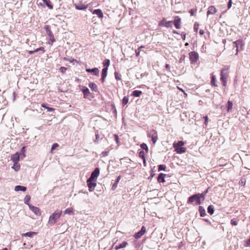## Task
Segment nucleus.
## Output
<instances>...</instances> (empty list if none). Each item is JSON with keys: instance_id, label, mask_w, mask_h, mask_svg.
<instances>
[{"instance_id": "obj_1", "label": "nucleus", "mask_w": 250, "mask_h": 250, "mask_svg": "<svg viewBox=\"0 0 250 250\" xmlns=\"http://www.w3.org/2000/svg\"><path fill=\"white\" fill-rule=\"evenodd\" d=\"M208 189H207L202 193H197L190 196L188 199V203H192L194 202V199H197V205H200L201 204L200 200L201 198L204 199L205 198V195L208 192Z\"/></svg>"}, {"instance_id": "obj_2", "label": "nucleus", "mask_w": 250, "mask_h": 250, "mask_svg": "<svg viewBox=\"0 0 250 250\" xmlns=\"http://www.w3.org/2000/svg\"><path fill=\"white\" fill-rule=\"evenodd\" d=\"M184 145V143L183 141H179L177 143L173 144V147L178 153L181 154L186 151L185 148L182 147Z\"/></svg>"}, {"instance_id": "obj_3", "label": "nucleus", "mask_w": 250, "mask_h": 250, "mask_svg": "<svg viewBox=\"0 0 250 250\" xmlns=\"http://www.w3.org/2000/svg\"><path fill=\"white\" fill-rule=\"evenodd\" d=\"M61 215V211H56L54 213H53L51 215H50L49 219V223L51 225H54L56 220L58 219Z\"/></svg>"}, {"instance_id": "obj_4", "label": "nucleus", "mask_w": 250, "mask_h": 250, "mask_svg": "<svg viewBox=\"0 0 250 250\" xmlns=\"http://www.w3.org/2000/svg\"><path fill=\"white\" fill-rule=\"evenodd\" d=\"M44 28L49 38V42H49V43L52 45L53 43L55 42V39L54 38V35L52 31L50 30L49 26H45Z\"/></svg>"}, {"instance_id": "obj_5", "label": "nucleus", "mask_w": 250, "mask_h": 250, "mask_svg": "<svg viewBox=\"0 0 250 250\" xmlns=\"http://www.w3.org/2000/svg\"><path fill=\"white\" fill-rule=\"evenodd\" d=\"M228 77V73L227 72V69L225 68L222 69L221 73V80L222 81L223 85L224 86H226Z\"/></svg>"}, {"instance_id": "obj_6", "label": "nucleus", "mask_w": 250, "mask_h": 250, "mask_svg": "<svg viewBox=\"0 0 250 250\" xmlns=\"http://www.w3.org/2000/svg\"><path fill=\"white\" fill-rule=\"evenodd\" d=\"M148 137L151 138L153 144H155L158 139L157 133L154 129L151 130L147 135Z\"/></svg>"}, {"instance_id": "obj_7", "label": "nucleus", "mask_w": 250, "mask_h": 250, "mask_svg": "<svg viewBox=\"0 0 250 250\" xmlns=\"http://www.w3.org/2000/svg\"><path fill=\"white\" fill-rule=\"evenodd\" d=\"M100 174L99 168L96 167L94 171L91 173L90 177L88 178L89 181H95Z\"/></svg>"}, {"instance_id": "obj_8", "label": "nucleus", "mask_w": 250, "mask_h": 250, "mask_svg": "<svg viewBox=\"0 0 250 250\" xmlns=\"http://www.w3.org/2000/svg\"><path fill=\"white\" fill-rule=\"evenodd\" d=\"M189 55L190 61L192 63L196 62L198 59V54L195 51L189 53Z\"/></svg>"}, {"instance_id": "obj_9", "label": "nucleus", "mask_w": 250, "mask_h": 250, "mask_svg": "<svg viewBox=\"0 0 250 250\" xmlns=\"http://www.w3.org/2000/svg\"><path fill=\"white\" fill-rule=\"evenodd\" d=\"M94 181H89V179L87 180V185L89 188V191L91 192L94 190L95 187L96 186V183L93 182Z\"/></svg>"}, {"instance_id": "obj_10", "label": "nucleus", "mask_w": 250, "mask_h": 250, "mask_svg": "<svg viewBox=\"0 0 250 250\" xmlns=\"http://www.w3.org/2000/svg\"><path fill=\"white\" fill-rule=\"evenodd\" d=\"M146 229L144 226H143L141 228V230L139 231L138 232L136 233L134 237L136 239H139L141 237V236L146 232Z\"/></svg>"}, {"instance_id": "obj_11", "label": "nucleus", "mask_w": 250, "mask_h": 250, "mask_svg": "<svg viewBox=\"0 0 250 250\" xmlns=\"http://www.w3.org/2000/svg\"><path fill=\"white\" fill-rule=\"evenodd\" d=\"M29 207L33 212L37 215L39 216L41 215V212L39 208L34 207L32 205H29Z\"/></svg>"}, {"instance_id": "obj_12", "label": "nucleus", "mask_w": 250, "mask_h": 250, "mask_svg": "<svg viewBox=\"0 0 250 250\" xmlns=\"http://www.w3.org/2000/svg\"><path fill=\"white\" fill-rule=\"evenodd\" d=\"M180 22H181V19L178 17L176 16L174 18V20L173 21L174 26L176 28L179 29L180 28Z\"/></svg>"}, {"instance_id": "obj_13", "label": "nucleus", "mask_w": 250, "mask_h": 250, "mask_svg": "<svg viewBox=\"0 0 250 250\" xmlns=\"http://www.w3.org/2000/svg\"><path fill=\"white\" fill-rule=\"evenodd\" d=\"M107 70L108 69L107 67H104L102 69L101 81L103 83L105 81V79L107 76Z\"/></svg>"}, {"instance_id": "obj_14", "label": "nucleus", "mask_w": 250, "mask_h": 250, "mask_svg": "<svg viewBox=\"0 0 250 250\" xmlns=\"http://www.w3.org/2000/svg\"><path fill=\"white\" fill-rule=\"evenodd\" d=\"M75 6L78 10H85L87 8V5L82 4L81 2L78 3H75Z\"/></svg>"}, {"instance_id": "obj_15", "label": "nucleus", "mask_w": 250, "mask_h": 250, "mask_svg": "<svg viewBox=\"0 0 250 250\" xmlns=\"http://www.w3.org/2000/svg\"><path fill=\"white\" fill-rule=\"evenodd\" d=\"M20 159V154L18 152L12 155L11 156V160L14 162V163H18Z\"/></svg>"}, {"instance_id": "obj_16", "label": "nucleus", "mask_w": 250, "mask_h": 250, "mask_svg": "<svg viewBox=\"0 0 250 250\" xmlns=\"http://www.w3.org/2000/svg\"><path fill=\"white\" fill-rule=\"evenodd\" d=\"M172 23V21H165V20H163L159 23V25H161V26L163 25L167 27H170L171 26Z\"/></svg>"}, {"instance_id": "obj_17", "label": "nucleus", "mask_w": 250, "mask_h": 250, "mask_svg": "<svg viewBox=\"0 0 250 250\" xmlns=\"http://www.w3.org/2000/svg\"><path fill=\"white\" fill-rule=\"evenodd\" d=\"M86 72L93 73L94 75L96 76L99 75V71L98 68H94L93 69L87 68L86 69Z\"/></svg>"}, {"instance_id": "obj_18", "label": "nucleus", "mask_w": 250, "mask_h": 250, "mask_svg": "<svg viewBox=\"0 0 250 250\" xmlns=\"http://www.w3.org/2000/svg\"><path fill=\"white\" fill-rule=\"evenodd\" d=\"M92 13H93V14H95V15H97V16L99 18H102L103 17V12H102V10L100 9H97L94 10L93 11Z\"/></svg>"}, {"instance_id": "obj_19", "label": "nucleus", "mask_w": 250, "mask_h": 250, "mask_svg": "<svg viewBox=\"0 0 250 250\" xmlns=\"http://www.w3.org/2000/svg\"><path fill=\"white\" fill-rule=\"evenodd\" d=\"M217 12V10L215 7L213 6H210L208 7V11L207 12V15L209 14H213Z\"/></svg>"}, {"instance_id": "obj_20", "label": "nucleus", "mask_w": 250, "mask_h": 250, "mask_svg": "<svg viewBox=\"0 0 250 250\" xmlns=\"http://www.w3.org/2000/svg\"><path fill=\"white\" fill-rule=\"evenodd\" d=\"M81 90L83 93L84 98H86L90 93L88 88L85 86H83Z\"/></svg>"}, {"instance_id": "obj_21", "label": "nucleus", "mask_w": 250, "mask_h": 250, "mask_svg": "<svg viewBox=\"0 0 250 250\" xmlns=\"http://www.w3.org/2000/svg\"><path fill=\"white\" fill-rule=\"evenodd\" d=\"M127 245H128V243L125 241H124L123 243L120 244L119 245L116 246L115 247V249L116 250H118L120 249L124 248L126 247V246H127Z\"/></svg>"}, {"instance_id": "obj_22", "label": "nucleus", "mask_w": 250, "mask_h": 250, "mask_svg": "<svg viewBox=\"0 0 250 250\" xmlns=\"http://www.w3.org/2000/svg\"><path fill=\"white\" fill-rule=\"evenodd\" d=\"M166 174L163 173H160L157 178L158 181L160 183H164L165 182V177Z\"/></svg>"}, {"instance_id": "obj_23", "label": "nucleus", "mask_w": 250, "mask_h": 250, "mask_svg": "<svg viewBox=\"0 0 250 250\" xmlns=\"http://www.w3.org/2000/svg\"><path fill=\"white\" fill-rule=\"evenodd\" d=\"M15 190L16 191H25L26 190V188L24 186L19 185V186H17L15 187Z\"/></svg>"}, {"instance_id": "obj_24", "label": "nucleus", "mask_w": 250, "mask_h": 250, "mask_svg": "<svg viewBox=\"0 0 250 250\" xmlns=\"http://www.w3.org/2000/svg\"><path fill=\"white\" fill-rule=\"evenodd\" d=\"M89 87L92 90L94 91H97V85L94 83H89Z\"/></svg>"}, {"instance_id": "obj_25", "label": "nucleus", "mask_w": 250, "mask_h": 250, "mask_svg": "<svg viewBox=\"0 0 250 250\" xmlns=\"http://www.w3.org/2000/svg\"><path fill=\"white\" fill-rule=\"evenodd\" d=\"M199 212H200V216L201 217H203V216H205V215H206V211H205V209H204V208L203 207L200 206L199 207Z\"/></svg>"}, {"instance_id": "obj_26", "label": "nucleus", "mask_w": 250, "mask_h": 250, "mask_svg": "<svg viewBox=\"0 0 250 250\" xmlns=\"http://www.w3.org/2000/svg\"><path fill=\"white\" fill-rule=\"evenodd\" d=\"M42 1L50 9H53V5L50 4L51 2L50 0H42Z\"/></svg>"}, {"instance_id": "obj_27", "label": "nucleus", "mask_w": 250, "mask_h": 250, "mask_svg": "<svg viewBox=\"0 0 250 250\" xmlns=\"http://www.w3.org/2000/svg\"><path fill=\"white\" fill-rule=\"evenodd\" d=\"M142 91L140 90H134L132 92V96L136 97H139L142 94Z\"/></svg>"}, {"instance_id": "obj_28", "label": "nucleus", "mask_w": 250, "mask_h": 250, "mask_svg": "<svg viewBox=\"0 0 250 250\" xmlns=\"http://www.w3.org/2000/svg\"><path fill=\"white\" fill-rule=\"evenodd\" d=\"M120 179H121V176H119L117 177V179L116 182L112 186V190H115L116 188L117 187L118 183H119Z\"/></svg>"}, {"instance_id": "obj_29", "label": "nucleus", "mask_w": 250, "mask_h": 250, "mask_svg": "<svg viewBox=\"0 0 250 250\" xmlns=\"http://www.w3.org/2000/svg\"><path fill=\"white\" fill-rule=\"evenodd\" d=\"M208 212L210 215H212L214 213V207L212 205H210L208 207Z\"/></svg>"}, {"instance_id": "obj_30", "label": "nucleus", "mask_w": 250, "mask_h": 250, "mask_svg": "<svg viewBox=\"0 0 250 250\" xmlns=\"http://www.w3.org/2000/svg\"><path fill=\"white\" fill-rule=\"evenodd\" d=\"M36 234L35 232H28L22 234V236H28L30 237H33L34 235Z\"/></svg>"}, {"instance_id": "obj_31", "label": "nucleus", "mask_w": 250, "mask_h": 250, "mask_svg": "<svg viewBox=\"0 0 250 250\" xmlns=\"http://www.w3.org/2000/svg\"><path fill=\"white\" fill-rule=\"evenodd\" d=\"M30 199H31V197H30V196L29 195H26L24 198V203L25 204H27L28 205V206L29 205H30L29 204V201L30 200Z\"/></svg>"}, {"instance_id": "obj_32", "label": "nucleus", "mask_w": 250, "mask_h": 250, "mask_svg": "<svg viewBox=\"0 0 250 250\" xmlns=\"http://www.w3.org/2000/svg\"><path fill=\"white\" fill-rule=\"evenodd\" d=\"M233 43L235 44V47H237V51L239 46L242 45V41L240 40H237L236 42H234Z\"/></svg>"}, {"instance_id": "obj_33", "label": "nucleus", "mask_w": 250, "mask_h": 250, "mask_svg": "<svg viewBox=\"0 0 250 250\" xmlns=\"http://www.w3.org/2000/svg\"><path fill=\"white\" fill-rule=\"evenodd\" d=\"M110 64V61L108 59H105L103 62V65L105 67H107L109 66Z\"/></svg>"}, {"instance_id": "obj_34", "label": "nucleus", "mask_w": 250, "mask_h": 250, "mask_svg": "<svg viewBox=\"0 0 250 250\" xmlns=\"http://www.w3.org/2000/svg\"><path fill=\"white\" fill-rule=\"evenodd\" d=\"M232 105H233L232 103L231 102H230V101H229L228 102V106H227L228 111H230L232 109Z\"/></svg>"}, {"instance_id": "obj_35", "label": "nucleus", "mask_w": 250, "mask_h": 250, "mask_svg": "<svg viewBox=\"0 0 250 250\" xmlns=\"http://www.w3.org/2000/svg\"><path fill=\"white\" fill-rule=\"evenodd\" d=\"M16 171H18L20 169V165L18 163H14L13 167H12Z\"/></svg>"}, {"instance_id": "obj_36", "label": "nucleus", "mask_w": 250, "mask_h": 250, "mask_svg": "<svg viewBox=\"0 0 250 250\" xmlns=\"http://www.w3.org/2000/svg\"><path fill=\"white\" fill-rule=\"evenodd\" d=\"M128 102V97L127 96H125L123 98V99L122 101L123 104L125 105Z\"/></svg>"}, {"instance_id": "obj_37", "label": "nucleus", "mask_w": 250, "mask_h": 250, "mask_svg": "<svg viewBox=\"0 0 250 250\" xmlns=\"http://www.w3.org/2000/svg\"><path fill=\"white\" fill-rule=\"evenodd\" d=\"M141 147L142 149L146 150V152H148V147H147L146 144L145 143H143L141 145Z\"/></svg>"}, {"instance_id": "obj_38", "label": "nucleus", "mask_w": 250, "mask_h": 250, "mask_svg": "<svg viewBox=\"0 0 250 250\" xmlns=\"http://www.w3.org/2000/svg\"><path fill=\"white\" fill-rule=\"evenodd\" d=\"M166 166L163 165H160L158 166V171L164 170L166 169Z\"/></svg>"}, {"instance_id": "obj_39", "label": "nucleus", "mask_w": 250, "mask_h": 250, "mask_svg": "<svg viewBox=\"0 0 250 250\" xmlns=\"http://www.w3.org/2000/svg\"><path fill=\"white\" fill-rule=\"evenodd\" d=\"M115 77L116 80H121V75L118 73V72L115 73Z\"/></svg>"}, {"instance_id": "obj_40", "label": "nucleus", "mask_w": 250, "mask_h": 250, "mask_svg": "<svg viewBox=\"0 0 250 250\" xmlns=\"http://www.w3.org/2000/svg\"><path fill=\"white\" fill-rule=\"evenodd\" d=\"M139 156L142 159H144L145 158V153L144 152V151L143 150H141L139 152Z\"/></svg>"}, {"instance_id": "obj_41", "label": "nucleus", "mask_w": 250, "mask_h": 250, "mask_svg": "<svg viewBox=\"0 0 250 250\" xmlns=\"http://www.w3.org/2000/svg\"><path fill=\"white\" fill-rule=\"evenodd\" d=\"M143 48H144V46H141L138 48V50H136V56L137 57H138L139 56L140 51H141V49Z\"/></svg>"}, {"instance_id": "obj_42", "label": "nucleus", "mask_w": 250, "mask_h": 250, "mask_svg": "<svg viewBox=\"0 0 250 250\" xmlns=\"http://www.w3.org/2000/svg\"><path fill=\"white\" fill-rule=\"evenodd\" d=\"M42 106L43 107L45 108L46 109H47V111H49V112L52 111H53L54 110V108H51V107H47V106H45L44 104H42Z\"/></svg>"}, {"instance_id": "obj_43", "label": "nucleus", "mask_w": 250, "mask_h": 250, "mask_svg": "<svg viewBox=\"0 0 250 250\" xmlns=\"http://www.w3.org/2000/svg\"><path fill=\"white\" fill-rule=\"evenodd\" d=\"M72 212V210L71 208H67L64 211L65 214H70Z\"/></svg>"}, {"instance_id": "obj_44", "label": "nucleus", "mask_w": 250, "mask_h": 250, "mask_svg": "<svg viewBox=\"0 0 250 250\" xmlns=\"http://www.w3.org/2000/svg\"><path fill=\"white\" fill-rule=\"evenodd\" d=\"M230 223L233 226H236L238 224L237 221L234 219L231 220Z\"/></svg>"}, {"instance_id": "obj_45", "label": "nucleus", "mask_w": 250, "mask_h": 250, "mask_svg": "<svg viewBox=\"0 0 250 250\" xmlns=\"http://www.w3.org/2000/svg\"><path fill=\"white\" fill-rule=\"evenodd\" d=\"M196 12V9H191L189 10V13L191 16L194 15Z\"/></svg>"}, {"instance_id": "obj_46", "label": "nucleus", "mask_w": 250, "mask_h": 250, "mask_svg": "<svg viewBox=\"0 0 250 250\" xmlns=\"http://www.w3.org/2000/svg\"><path fill=\"white\" fill-rule=\"evenodd\" d=\"M66 70V68L62 66L59 69L60 71L62 73H64L65 72Z\"/></svg>"}, {"instance_id": "obj_47", "label": "nucleus", "mask_w": 250, "mask_h": 250, "mask_svg": "<svg viewBox=\"0 0 250 250\" xmlns=\"http://www.w3.org/2000/svg\"><path fill=\"white\" fill-rule=\"evenodd\" d=\"M59 146V145L57 143L54 144L51 147V150H54L56 147H57Z\"/></svg>"}, {"instance_id": "obj_48", "label": "nucleus", "mask_w": 250, "mask_h": 250, "mask_svg": "<svg viewBox=\"0 0 250 250\" xmlns=\"http://www.w3.org/2000/svg\"><path fill=\"white\" fill-rule=\"evenodd\" d=\"M211 83L212 85H213L214 86H216V84L215 83V78H214V76H212L211 78Z\"/></svg>"}, {"instance_id": "obj_49", "label": "nucleus", "mask_w": 250, "mask_h": 250, "mask_svg": "<svg viewBox=\"0 0 250 250\" xmlns=\"http://www.w3.org/2000/svg\"><path fill=\"white\" fill-rule=\"evenodd\" d=\"M231 4H232V1L231 0H229L228 2V9H229L230 8L231 6Z\"/></svg>"}, {"instance_id": "obj_50", "label": "nucleus", "mask_w": 250, "mask_h": 250, "mask_svg": "<svg viewBox=\"0 0 250 250\" xmlns=\"http://www.w3.org/2000/svg\"><path fill=\"white\" fill-rule=\"evenodd\" d=\"M203 118L205 119V124L207 125L208 124V117L207 116H204L203 117Z\"/></svg>"}, {"instance_id": "obj_51", "label": "nucleus", "mask_w": 250, "mask_h": 250, "mask_svg": "<svg viewBox=\"0 0 250 250\" xmlns=\"http://www.w3.org/2000/svg\"><path fill=\"white\" fill-rule=\"evenodd\" d=\"M198 24L195 23L194 25V29L195 31H197Z\"/></svg>"}, {"instance_id": "obj_52", "label": "nucleus", "mask_w": 250, "mask_h": 250, "mask_svg": "<svg viewBox=\"0 0 250 250\" xmlns=\"http://www.w3.org/2000/svg\"><path fill=\"white\" fill-rule=\"evenodd\" d=\"M43 49H44V48H43V47H40V48H37V49H35V50H34V52H38L39 50H43Z\"/></svg>"}, {"instance_id": "obj_53", "label": "nucleus", "mask_w": 250, "mask_h": 250, "mask_svg": "<svg viewBox=\"0 0 250 250\" xmlns=\"http://www.w3.org/2000/svg\"><path fill=\"white\" fill-rule=\"evenodd\" d=\"M247 246H250V238L247 241Z\"/></svg>"}, {"instance_id": "obj_54", "label": "nucleus", "mask_w": 250, "mask_h": 250, "mask_svg": "<svg viewBox=\"0 0 250 250\" xmlns=\"http://www.w3.org/2000/svg\"><path fill=\"white\" fill-rule=\"evenodd\" d=\"M204 33V31L203 29H200V31H199V34L201 35H203Z\"/></svg>"}, {"instance_id": "obj_55", "label": "nucleus", "mask_w": 250, "mask_h": 250, "mask_svg": "<svg viewBox=\"0 0 250 250\" xmlns=\"http://www.w3.org/2000/svg\"><path fill=\"white\" fill-rule=\"evenodd\" d=\"M96 140L95 141V142L97 141L98 139L99 138V135L98 134H96Z\"/></svg>"}, {"instance_id": "obj_56", "label": "nucleus", "mask_w": 250, "mask_h": 250, "mask_svg": "<svg viewBox=\"0 0 250 250\" xmlns=\"http://www.w3.org/2000/svg\"><path fill=\"white\" fill-rule=\"evenodd\" d=\"M103 153L104 156H106L108 155V152H106V151L103 152Z\"/></svg>"}, {"instance_id": "obj_57", "label": "nucleus", "mask_w": 250, "mask_h": 250, "mask_svg": "<svg viewBox=\"0 0 250 250\" xmlns=\"http://www.w3.org/2000/svg\"><path fill=\"white\" fill-rule=\"evenodd\" d=\"M25 146H23L21 148V151L24 153V151H25Z\"/></svg>"}, {"instance_id": "obj_58", "label": "nucleus", "mask_w": 250, "mask_h": 250, "mask_svg": "<svg viewBox=\"0 0 250 250\" xmlns=\"http://www.w3.org/2000/svg\"><path fill=\"white\" fill-rule=\"evenodd\" d=\"M166 68L167 69H169V64H167L166 65Z\"/></svg>"}, {"instance_id": "obj_59", "label": "nucleus", "mask_w": 250, "mask_h": 250, "mask_svg": "<svg viewBox=\"0 0 250 250\" xmlns=\"http://www.w3.org/2000/svg\"><path fill=\"white\" fill-rule=\"evenodd\" d=\"M115 138H116V141H117V142L118 143V139H119V138H118V136L117 135H115Z\"/></svg>"}, {"instance_id": "obj_60", "label": "nucleus", "mask_w": 250, "mask_h": 250, "mask_svg": "<svg viewBox=\"0 0 250 250\" xmlns=\"http://www.w3.org/2000/svg\"><path fill=\"white\" fill-rule=\"evenodd\" d=\"M35 52H34V51H29V53H30V54H33V53H35Z\"/></svg>"}, {"instance_id": "obj_61", "label": "nucleus", "mask_w": 250, "mask_h": 250, "mask_svg": "<svg viewBox=\"0 0 250 250\" xmlns=\"http://www.w3.org/2000/svg\"><path fill=\"white\" fill-rule=\"evenodd\" d=\"M143 159V163L145 165L146 164V159H145V158Z\"/></svg>"}, {"instance_id": "obj_62", "label": "nucleus", "mask_w": 250, "mask_h": 250, "mask_svg": "<svg viewBox=\"0 0 250 250\" xmlns=\"http://www.w3.org/2000/svg\"><path fill=\"white\" fill-rule=\"evenodd\" d=\"M185 38H186V34L184 35H183V39L184 40H185Z\"/></svg>"}, {"instance_id": "obj_63", "label": "nucleus", "mask_w": 250, "mask_h": 250, "mask_svg": "<svg viewBox=\"0 0 250 250\" xmlns=\"http://www.w3.org/2000/svg\"><path fill=\"white\" fill-rule=\"evenodd\" d=\"M173 32L174 33H175V34H177V33H177V31H175V30H174V31H173Z\"/></svg>"}, {"instance_id": "obj_64", "label": "nucleus", "mask_w": 250, "mask_h": 250, "mask_svg": "<svg viewBox=\"0 0 250 250\" xmlns=\"http://www.w3.org/2000/svg\"><path fill=\"white\" fill-rule=\"evenodd\" d=\"M188 45V43L187 42L185 44V45Z\"/></svg>"}]
</instances>
